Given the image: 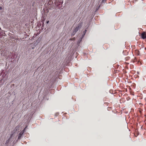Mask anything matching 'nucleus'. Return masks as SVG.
Wrapping results in <instances>:
<instances>
[{"mask_svg":"<svg viewBox=\"0 0 146 146\" xmlns=\"http://www.w3.org/2000/svg\"><path fill=\"white\" fill-rule=\"evenodd\" d=\"M1 74L2 75V77H3L2 80H3L4 81L6 80L7 78V73L4 70L2 71Z\"/></svg>","mask_w":146,"mask_h":146,"instance_id":"nucleus-1","label":"nucleus"},{"mask_svg":"<svg viewBox=\"0 0 146 146\" xmlns=\"http://www.w3.org/2000/svg\"><path fill=\"white\" fill-rule=\"evenodd\" d=\"M27 128V127H26L22 131L19 133L18 137V139H20L21 137V136L23 135V134L24 131H25V129H26V128Z\"/></svg>","mask_w":146,"mask_h":146,"instance_id":"nucleus-2","label":"nucleus"},{"mask_svg":"<svg viewBox=\"0 0 146 146\" xmlns=\"http://www.w3.org/2000/svg\"><path fill=\"white\" fill-rule=\"evenodd\" d=\"M81 25L80 24H79L78 25V26H77L76 28L74 29V31H75V32H76L78 30L81 28Z\"/></svg>","mask_w":146,"mask_h":146,"instance_id":"nucleus-3","label":"nucleus"},{"mask_svg":"<svg viewBox=\"0 0 146 146\" xmlns=\"http://www.w3.org/2000/svg\"><path fill=\"white\" fill-rule=\"evenodd\" d=\"M141 36L143 39L146 38V33L145 32L141 34Z\"/></svg>","mask_w":146,"mask_h":146,"instance_id":"nucleus-4","label":"nucleus"},{"mask_svg":"<svg viewBox=\"0 0 146 146\" xmlns=\"http://www.w3.org/2000/svg\"><path fill=\"white\" fill-rule=\"evenodd\" d=\"M73 58V55H70L68 57V61H66V62L68 63L69 61L72 59Z\"/></svg>","mask_w":146,"mask_h":146,"instance_id":"nucleus-5","label":"nucleus"},{"mask_svg":"<svg viewBox=\"0 0 146 146\" xmlns=\"http://www.w3.org/2000/svg\"><path fill=\"white\" fill-rule=\"evenodd\" d=\"M82 38L81 37L79 39L77 42V44L78 45V46H79L80 45V44L81 41H82Z\"/></svg>","mask_w":146,"mask_h":146,"instance_id":"nucleus-6","label":"nucleus"},{"mask_svg":"<svg viewBox=\"0 0 146 146\" xmlns=\"http://www.w3.org/2000/svg\"><path fill=\"white\" fill-rule=\"evenodd\" d=\"M86 30H85L83 32L84 33H83V34L82 35V37H81L82 38H83L84 36V35H85V33L86 32Z\"/></svg>","mask_w":146,"mask_h":146,"instance_id":"nucleus-7","label":"nucleus"},{"mask_svg":"<svg viewBox=\"0 0 146 146\" xmlns=\"http://www.w3.org/2000/svg\"><path fill=\"white\" fill-rule=\"evenodd\" d=\"M76 33V32H75V31L74 30L72 32V36H74Z\"/></svg>","mask_w":146,"mask_h":146,"instance_id":"nucleus-8","label":"nucleus"},{"mask_svg":"<svg viewBox=\"0 0 146 146\" xmlns=\"http://www.w3.org/2000/svg\"><path fill=\"white\" fill-rule=\"evenodd\" d=\"M9 140H10V139H8V140H7L6 141V143H5V144H7L8 143H9Z\"/></svg>","mask_w":146,"mask_h":146,"instance_id":"nucleus-9","label":"nucleus"},{"mask_svg":"<svg viewBox=\"0 0 146 146\" xmlns=\"http://www.w3.org/2000/svg\"><path fill=\"white\" fill-rule=\"evenodd\" d=\"M129 57H127L125 58V59L127 60L129 59Z\"/></svg>","mask_w":146,"mask_h":146,"instance_id":"nucleus-10","label":"nucleus"},{"mask_svg":"<svg viewBox=\"0 0 146 146\" xmlns=\"http://www.w3.org/2000/svg\"><path fill=\"white\" fill-rule=\"evenodd\" d=\"M2 9V8L1 7H0V10H1Z\"/></svg>","mask_w":146,"mask_h":146,"instance_id":"nucleus-11","label":"nucleus"},{"mask_svg":"<svg viewBox=\"0 0 146 146\" xmlns=\"http://www.w3.org/2000/svg\"><path fill=\"white\" fill-rule=\"evenodd\" d=\"M104 1H105V0H102L101 3H103Z\"/></svg>","mask_w":146,"mask_h":146,"instance_id":"nucleus-12","label":"nucleus"},{"mask_svg":"<svg viewBox=\"0 0 146 146\" xmlns=\"http://www.w3.org/2000/svg\"><path fill=\"white\" fill-rule=\"evenodd\" d=\"M13 134H11V136H10V138L11 137L12 135Z\"/></svg>","mask_w":146,"mask_h":146,"instance_id":"nucleus-13","label":"nucleus"},{"mask_svg":"<svg viewBox=\"0 0 146 146\" xmlns=\"http://www.w3.org/2000/svg\"><path fill=\"white\" fill-rule=\"evenodd\" d=\"M99 7H100V6L97 9H96V11L98 9V8H99Z\"/></svg>","mask_w":146,"mask_h":146,"instance_id":"nucleus-14","label":"nucleus"},{"mask_svg":"<svg viewBox=\"0 0 146 146\" xmlns=\"http://www.w3.org/2000/svg\"><path fill=\"white\" fill-rule=\"evenodd\" d=\"M49 21H48L47 22V23H48Z\"/></svg>","mask_w":146,"mask_h":146,"instance_id":"nucleus-15","label":"nucleus"},{"mask_svg":"<svg viewBox=\"0 0 146 146\" xmlns=\"http://www.w3.org/2000/svg\"><path fill=\"white\" fill-rule=\"evenodd\" d=\"M17 127L16 128L17 129Z\"/></svg>","mask_w":146,"mask_h":146,"instance_id":"nucleus-16","label":"nucleus"},{"mask_svg":"<svg viewBox=\"0 0 146 146\" xmlns=\"http://www.w3.org/2000/svg\"><path fill=\"white\" fill-rule=\"evenodd\" d=\"M75 57H76V58H77V56H76Z\"/></svg>","mask_w":146,"mask_h":146,"instance_id":"nucleus-17","label":"nucleus"}]
</instances>
